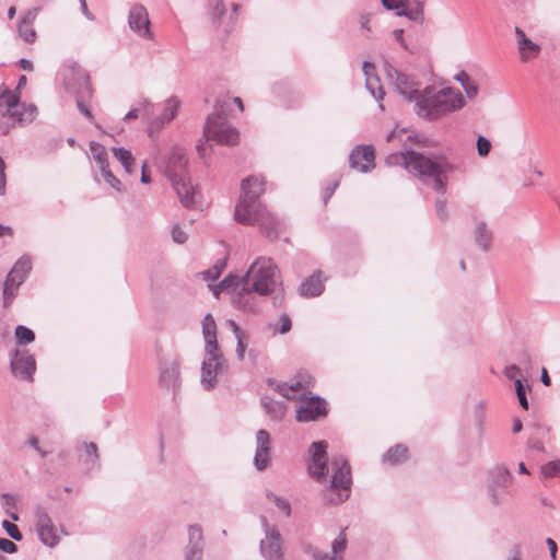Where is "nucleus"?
<instances>
[{"label": "nucleus", "mask_w": 560, "mask_h": 560, "mask_svg": "<svg viewBox=\"0 0 560 560\" xmlns=\"http://www.w3.org/2000/svg\"><path fill=\"white\" fill-rule=\"evenodd\" d=\"M387 163L401 165L424 180L431 179L432 189L442 195L447 189V174L455 170L454 165L445 159H431L415 151L390 154Z\"/></svg>", "instance_id": "1"}, {"label": "nucleus", "mask_w": 560, "mask_h": 560, "mask_svg": "<svg viewBox=\"0 0 560 560\" xmlns=\"http://www.w3.org/2000/svg\"><path fill=\"white\" fill-rule=\"evenodd\" d=\"M281 284L280 271L270 258L259 257L249 267L242 290L259 295L271 294Z\"/></svg>", "instance_id": "2"}, {"label": "nucleus", "mask_w": 560, "mask_h": 560, "mask_svg": "<svg viewBox=\"0 0 560 560\" xmlns=\"http://www.w3.org/2000/svg\"><path fill=\"white\" fill-rule=\"evenodd\" d=\"M464 98L459 91L452 88L435 90L428 88L420 98V107L431 118H436L451 112L460 109Z\"/></svg>", "instance_id": "3"}, {"label": "nucleus", "mask_w": 560, "mask_h": 560, "mask_svg": "<svg viewBox=\"0 0 560 560\" xmlns=\"http://www.w3.org/2000/svg\"><path fill=\"white\" fill-rule=\"evenodd\" d=\"M187 159L183 151L174 150L168 159L166 176L168 177L180 202L185 207L195 203L197 192L186 174Z\"/></svg>", "instance_id": "4"}, {"label": "nucleus", "mask_w": 560, "mask_h": 560, "mask_svg": "<svg viewBox=\"0 0 560 560\" xmlns=\"http://www.w3.org/2000/svg\"><path fill=\"white\" fill-rule=\"evenodd\" d=\"M267 189V179L261 174H253L241 182L240 200L235 207V220L248 221V211L259 205V198Z\"/></svg>", "instance_id": "5"}, {"label": "nucleus", "mask_w": 560, "mask_h": 560, "mask_svg": "<svg viewBox=\"0 0 560 560\" xmlns=\"http://www.w3.org/2000/svg\"><path fill=\"white\" fill-rule=\"evenodd\" d=\"M331 481L326 493V500L331 504H339L350 495L352 483L351 468L347 459L336 457L331 462Z\"/></svg>", "instance_id": "6"}, {"label": "nucleus", "mask_w": 560, "mask_h": 560, "mask_svg": "<svg viewBox=\"0 0 560 560\" xmlns=\"http://www.w3.org/2000/svg\"><path fill=\"white\" fill-rule=\"evenodd\" d=\"M159 383L163 388H172L174 395L180 387L179 359L175 353H163L159 358Z\"/></svg>", "instance_id": "7"}, {"label": "nucleus", "mask_w": 560, "mask_h": 560, "mask_svg": "<svg viewBox=\"0 0 560 560\" xmlns=\"http://www.w3.org/2000/svg\"><path fill=\"white\" fill-rule=\"evenodd\" d=\"M269 384L284 398L303 401L311 395L312 377L305 374L299 375V380L290 384H275L273 382H269Z\"/></svg>", "instance_id": "8"}, {"label": "nucleus", "mask_w": 560, "mask_h": 560, "mask_svg": "<svg viewBox=\"0 0 560 560\" xmlns=\"http://www.w3.org/2000/svg\"><path fill=\"white\" fill-rule=\"evenodd\" d=\"M35 526L39 540L47 547H55L59 541L56 527L47 510L38 505L35 510Z\"/></svg>", "instance_id": "9"}, {"label": "nucleus", "mask_w": 560, "mask_h": 560, "mask_svg": "<svg viewBox=\"0 0 560 560\" xmlns=\"http://www.w3.org/2000/svg\"><path fill=\"white\" fill-rule=\"evenodd\" d=\"M248 221H237L246 225H257L268 236L275 234L278 229V221L265 205H259L248 211Z\"/></svg>", "instance_id": "10"}, {"label": "nucleus", "mask_w": 560, "mask_h": 560, "mask_svg": "<svg viewBox=\"0 0 560 560\" xmlns=\"http://www.w3.org/2000/svg\"><path fill=\"white\" fill-rule=\"evenodd\" d=\"M129 27L141 38L153 40L154 34L150 28V19L142 4H133L128 14Z\"/></svg>", "instance_id": "11"}, {"label": "nucleus", "mask_w": 560, "mask_h": 560, "mask_svg": "<svg viewBox=\"0 0 560 560\" xmlns=\"http://www.w3.org/2000/svg\"><path fill=\"white\" fill-rule=\"evenodd\" d=\"M82 73L86 77L89 88H92L89 73L79 63L69 62L61 69L63 85L66 90L73 96L81 94L78 91L82 88Z\"/></svg>", "instance_id": "12"}, {"label": "nucleus", "mask_w": 560, "mask_h": 560, "mask_svg": "<svg viewBox=\"0 0 560 560\" xmlns=\"http://www.w3.org/2000/svg\"><path fill=\"white\" fill-rule=\"evenodd\" d=\"M515 43L518 59L522 63H529L541 54L540 45L533 42L520 27H515Z\"/></svg>", "instance_id": "13"}, {"label": "nucleus", "mask_w": 560, "mask_h": 560, "mask_svg": "<svg viewBox=\"0 0 560 560\" xmlns=\"http://www.w3.org/2000/svg\"><path fill=\"white\" fill-rule=\"evenodd\" d=\"M327 415L326 402L318 397H307L296 410V420L300 422L315 421Z\"/></svg>", "instance_id": "14"}, {"label": "nucleus", "mask_w": 560, "mask_h": 560, "mask_svg": "<svg viewBox=\"0 0 560 560\" xmlns=\"http://www.w3.org/2000/svg\"><path fill=\"white\" fill-rule=\"evenodd\" d=\"M10 368L13 374L31 381L36 370V361L27 350H16L12 355Z\"/></svg>", "instance_id": "15"}, {"label": "nucleus", "mask_w": 560, "mask_h": 560, "mask_svg": "<svg viewBox=\"0 0 560 560\" xmlns=\"http://www.w3.org/2000/svg\"><path fill=\"white\" fill-rule=\"evenodd\" d=\"M312 462L308 465L310 475L317 479L322 480L328 472L327 467V443L326 442H315L312 445Z\"/></svg>", "instance_id": "16"}, {"label": "nucleus", "mask_w": 560, "mask_h": 560, "mask_svg": "<svg viewBox=\"0 0 560 560\" xmlns=\"http://www.w3.org/2000/svg\"><path fill=\"white\" fill-rule=\"evenodd\" d=\"M20 92L8 89H0V106H5L0 110V133L7 135L13 128V124L8 121V114L11 113L20 103Z\"/></svg>", "instance_id": "17"}, {"label": "nucleus", "mask_w": 560, "mask_h": 560, "mask_svg": "<svg viewBox=\"0 0 560 560\" xmlns=\"http://www.w3.org/2000/svg\"><path fill=\"white\" fill-rule=\"evenodd\" d=\"M375 153L372 147H358L350 154V165L360 172L374 167Z\"/></svg>", "instance_id": "18"}, {"label": "nucleus", "mask_w": 560, "mask_h": 560, "mask_svg": "<svg viewBox=\"0 0 560 560\" xmlns=\"http://www.w3.org/2000/svg\"><path fill=\"white\" fill-rule=\"evenodd\" d=\"M385 8L395 10L397 15L406 16L409 20L418 21L422 16V2L415 1L413 8H408L406 0H382Z\"/></svg>", "instance_id": "19"}, {"label": "nucleus", "mask_w": 560, "mask_h": 560, "mask_svg": "<svg viewBox=\"0 0 560 560\" xmlns=\"http://www.w3.org/2000/svg\"><path fill=\"white\" fill-rule=\"evenodd\" d=\"M37 107L34 104H20L8 114V121L19 125H28L34 121Z\"/></svg>", "instance_id": "20"}, {"label": "nucleus", "mask_w": 560, "mask_h": 560, "mask_svg": "<svg viewBox=\"0 0 560 560\" xmlns=\"http://www.w3.org/2000/svg\"><path fill=\"white\" fill-rule=\"evenodd\" d=\"M257 450L255 454V465L259 470L267 467L269 460L270 435L265 430H259L256 435Z\"/></svg>", "instance_id": "21"}, {"label": "nucleus", "mask_w": 560, "mask_h": 560, "mask_svg": "<svg viewBox=\"0 0 560 560\" xmlns=\"http://www.w3.org/2000/svg\"><path fill=\"white\" fill-rule=\"evenodd\" d=\"M212 141L225 145H235L240 142V133L228 124L212 125Z\"/></svg>", "instance_id": "22"}, {"label": "nucleus", "mask_w": 560, "mask_h": 560, "mask_svg": "<svg viewBox=\"0 0 560 560\" xmlns=\"http://www.w3.org/2000/svg\"><path fill=\"white\" fill-rule=\"evenodd\" d=\"M180 106V101L177 96H171L165 102L163 113L153 119L150 124V130L161 129L165 124H168L175 118Z\"/></svg>", "instance_id": "23"}, {"label": "nucleus", "mask_w": 560, "mask_h": 560, "mask_svg": "<svg viewBox=\"0 0 560 560\" xmlns=\"http://www.w3.org/2000/svg\"><path fill=\"white\" fill-rule=\"evenodd\" d=\"M260 548L262 553L269 560H281V542L279 533L271 530L267 533L266 538L261 540Z\"/></svg>", "instance_id": "24"}, {"label": "nucleus", "mask_w": 560, "mask_h": 560, "mask_svg": "<svg viewBox=\"0 0 560 560\" xmlns=\"http://www.w3.org/2000/svg\"><path fill=\"white\" fill-rule=\"evenodd\" d=\"M363 72L365 75L366 88L370 90L371 94L378 101L383 100L385 93L380 84L378 78L375 75V66L365 61L363 63Z\"/></svg>", "instance_id": "25"}, {"label": "nucleus", "mask_w": 560, "mask_h": 560, "mask_svg": "<svg viewBox=\"0 0 560 560\" xmlns=\"http://www.w3.org/2000/svg\"><path fill=\"white\" fill-rule=\"evenodd\" d=\"M212 255L217 257L215 264L212 267V281L220 276L226 266L230 257V248L224 242H218L212 246Z\"/></svg>", "instance_id": "26"}, {"label": "nucleus", "mask_w": 560, "mask_h": 560, "mask_svg": "<svg viewBox=\"0 0 560 560\" xmlns=\"http://www.w3.org/2000/svg\"><path fill=\"white\" fill-rule=\"evenodd\" d=\"M323 291L324 281L320 272L313 273L300 287L301 294L306 298L320 295Z\"/></svg>", "instance_id": "27"}, {"label": "nucleus", "mask_w": 560, "mask_h": 560, "mask_svg": "<svg viewBox=\"0 0 560 560\" xmlns=\"http://www.w3.org/2000/svg\"><path fill=\"white\" fill-rule=\"evenodd\" d=\"M81 75H82L81 78L83 79L82 88H81V90L78 91L81 94L78 96H74L77 107L80 110V113L83 114L90 121H93L94 117H93L91 110L85 105V101H88L92 97L93 90H92V88H89L86 77L83 73Z\"/></svg>", "instance_id": "28"}, {"label": "nucleus", "mask_w": 560, "mask_h": 560, "mask_svg": "<svg viewBox=\"0 0 560 560\" xmlns=\"http://www.w3.org/2000/svg\"><path fill=\"white\" fill-rule=\"evenodd\" d=\"M23 283H24V281L22 278L16 279L10 275L7 276V279L3 284V291H2L4 306H9L12 303V301L14 300V298L19 291V288Z\"/></svg>", "instance_id": "29"}, {"label": "nucleus", "mask_w": 560, "mask_h": 560, "mask_svg": "<svg viewBox=\"0 0 560 560\" xmlns=\"http://www.w3.org/2000/svg\"><path fill=\"white\" fill-rule=\"evenodd\" d=\"M31 270H32V259L28 255H23L15 261L14 266L12 267V269L10 270V272L8 275H10L16 279L22 278L23 281H25L26 278L28 277Z\"/></svg>", "instance_id": "30"}, {"label": "nucleus", "mask_w": 560, "mask_h": 560, "mask_svg": "<svg viewBox=\"0 0 560 560\" xmlns=\"http://www.w3.org/2000/svg\"><path fill=\"white\" fill-rule=\"evenodd\" d=\"M347 546V536L345 530H342L338 537L332 541V556L327 553L325 555H315V558L318 560H337L338 556L341 555Z\"/></svg>", "instance_id": "31"}, {"label": "nucleus", "mask_w": 560, "mask_h": 560, "mask_svg": "<svg viewBox=\"0 0 560 560\" xmlns=\"http://www.w3.org/2000/svg\"><path fill=\"white\" fill-rule=\"evenodd\" d=\"M237 288L238 283H236V279L232 276H229L225 279H223L219 284L212 287V293L217 298H220L222 293L230 294L232 296V300L234 301V293Z\"/></svg>", "instance_id": "32"}, {"label": "nucleus", "mask_w": 560, "mask_h": 560, "mask_svg": "<svg viewBox=\"0 0 560 560\" xmlns=\"http://www.w3.org/2000/svg\"><path fill=\"white\" fill-rule=\"evenodd\" d=\"M112 151H113L114 156L121 163L126 173L132 174V172H133L132 165H133L135 159H133L131 152L125 148H113Z\"/></svg>", "instance_id": "33"}, {"label": "nucleus", "mask_w": 560, "mask_h": 560, "mask_svg": "<svg viewBox=\"0 0 560 560\" xmlns=\"http://www.w3.org/2000/svg\"><path fill=\"white\" fill-rule=\"evenodd\" d=\"M210 141V115L205 118L203 135L197 144V151L200 158L205 159L208 151V142Z\"/></svg>", "instance_id": "34"}, {"label": "nucleus", "mask_w": 560, "mask_h": 560, "mask_svg": "<svg viewBox=\"0 0 560 560\" xmlns=\"http://www.w3.org/2000/svg\"><path fill=\"white\" fill-rule=\"evenodd\" d=\"M457 81L460 82L462 86L464 88L466 95L469 98L475 97L478 94V85L475 81H472L467 73L460 72L456 75Z\"/></svg>", "instance_id": "35"}, {"label": "nucleus", "mask_w": 560, "mask_h": 560, "mask_svg": "<svg viewBox=\"0 0 560 560\" xmlns=\"http://www.w3.org/2000/svg\"><path fill=\"white\" fill-rule=\"evenodd\" d=\"M408 456V448L404 445H395L389 448L386 454V459L392 464H398L404 462Z\"/></svg>", "instance_id": "36"}, {"label": "nucleus", "mask_w": 560, "mask_h": 560, "mask_svg": "<svg viewBox=\"0 0 560 560\" xmlns=\"http://www.w3.org/2000/svg\"><path fill=\"white\" fill-rule=\"evenodd\" d=\"M14 335L18 345H28L35 340L34 331L23 325L16 326Z\"/></svg>", "instance_id": "37"}, {"label": "nucleus", "mask_w": 560, "mask_h": 560, "mask_svg": "<svg viewBox=\"0 0 560 560\" xmlns=\"http://www.w3.org/2000/svg\"><path fill=\"white\" fill-rule=\"evenodd\" d=\"M212 370L215 374H221L228 370L226 360L223 354L218 350L217 346L212 343Z\"/></svg>", "instance_id": "38"}, {"label": "nucleus", "mask_w": 560, "mask_h": 560, "mask_svg": "<svg viewBox=\"0 0 560 560\" xmlns=\"http://www.w3.org/2000/svg\"><path fill=\"white\" fill-rule=\"evenodd\" d=\"M262 404L267 413L273 419H281L285 413V407L283 404L268 401L267 399H264Z\"/></svg>", "instance_id": "39"}, {"label": "nucleus", "mask_w": 560, "mask_h": 560, "mask_svg": "<svg viewBox=\"0 0 560 560\" xmlns=\"http://www.w3.org/2000/svg\"><path fill=\"white\" fill-rule=\"evenodd\" d=\"M188 545H196L198 547H205V539L202 529L199 525H190L188 528Z\"/></svg>", "instance_id": "40"}, {"label": "nucleus", "mask_w": 560, "mask_h": 560, "mask_svg": "<svg viewBox=\"0 0 560 560\" xmlns=\"http://www.w3.org/2000/svg\"><path fill=\"white\" fill-rule=\"evenodd\" d=\"M515 389H516V395H517V398H518V401H520V405L525 409L527 410L528 409V400L526 398V394L527 392L530 390V387L528 384H525L523 382L522 378H516V382H515Z\"/></svg>", "instance_id": "41"}, {"label": "nucleus", "mask_w": 560, "mask_h": 560, "mask_svg": "<svg viewBox=\"0 0 560 560\" xmlns=\"http://www.w3.org/2000/svg\"><path fill=\"white\" fill-rule=\"evenodd\" d=\"M18 31L20 37L26 42V43H34L36 39V32L33 27V25L27 24L25 25L24 22H19Z\"/></svg>", "instance_id": "42"}, {"label": "nucleus", "mask_w": 560, "mask_h": 560, "mask_svg": "<svg viewBox=\"0 0 560 560\" xmlns=\"http://www.w3.org/2000/svg\"><path fill=\"white\" fill-rule=\"evenodd\" d=\"M2 498V505L5 510V513L13 520V521H19V515L14 512H11V510H15L16 509V502H15V498L14 495L10 494V493H3L1 495Z\"/></svg>", "instance_id": "43"}, {"label": "nucleus", "mask_w": 560, "mask_h": 560, "mask_svg": "<svg viewBox=\"0 0 560 560\" xmlns=\"http://www.w3.org/2000/svg\"><path fill=\"white\" fill-rule=\"evenodd\" d=\"M540 471L545 478L560 477V459L545 464Z\"/></svg>", "instance_id": "44"}, {"label": "nucleus", "mask_w": 560, "mask_h": 560, "mask_svg": "<svg viewBox=\"0 0 560 560\" xmlns=\"http://www.w3.org/2000/svg\"><path fill=\"white\" fill-rule=\"evenodd\" d=\"M475 235H476L477 243L480 246H482L483 249H487L488 245L490 243L491 236H490V233L488 232L486 225L485 224H479L476 228Z\"/></svg>", "instance_id": "45"}, {"label": "nucleus", "mask_w": 560, "mask_h": 560, "mask_svg": "<svg viewBox=\"0 0 560 560\" xmlns=\"http://www.w3.org/2000/svg\"><path fill=\"white\" fill-rule=\"evenodd\" d=\"M279 324H280V326H278L277 324L270 325L273 334H277V332L287 334L288 331H290V329H291V319H290V317L288 315L283 314L279 318Z\"/></svg>", "instance_id": "46"}, {"label": "nucleus", "mask_w": 560, "mask_h": 560, "mask_svg": "<svg viewBox=\"0 0 560 560\" xmlns=\"http://www.w3.org/2000/svg\"><path fill=\"white\" fill-rule=\"evenodd\" d=\"M2 527L7 532V534L14 540L20 541L23 538L22 533L20 532L19 527L11 523L8 520H4L2 522Z\"/></svg>", "instance_id": "47"}, {"label": "nucleus", "mask_w": 560, "mask_h": 560, "mask_svg": "<svg viewBox=\"0 0 560 560\" xmlns=\"http://www.w3.org/2000/svg\"><path fill=\"white\" fill-rule=\"evenodd\" d=\"M104 180L115 190L120 191L121 190V182L112 173V171L106 168L105 171L101 172Z\"/></svg>", "instance_id": "48"}, {"label": "nucleus", "mask_w": 560, "mask_h": 560, "mask_svg": "<svg viewBox=\"0 0 560 560\" xmlns=\"http://www.w3.org/2000/svg\"><path fill=\"white\" fill-rule=\"evenodd\" d=\"M268 499L271 503H273L278 510L284 515V516H289L290 515V504L288 503V501L281 499V498H278L277 495L275 494H270L268 495Z\"/></svg>", "instance_id": "49"}, {"label": "nucleus", "mask_w": 560, "mask_h": 560, "mask_svg": "<svg viewBox=\"0 0 560 560\" xmlns=\"http://www.w3.org/2000/svg\"><path fill=\"white\" fill-rule=\"evenodd\" d=\"M210 313H207L202 320V335L205 339V351L206 354H210Z\"/></svg>", "instance_id": "50"}, {"label": "nucleus", "mask_w": 560, "mask_h": 560, "mask_svg": "<svg viewBox=\"0 0 560 560\" xmlns=\"http://www.w3.org/2000/svg\"><path fill=\"white\" fill-rule=\"evenodd\" d=\"M203 548L196 545H187L185 560H202Z\"/></svg>", "instance_id": "51"}, {"label": "nucleus", "mask_w": 560, "mask_h": 560, "mask_svg": "<svg viewBox=\"0 0 560 560\" xmlns=\"http://www.w3.org/2000/svg\"><path fill=\"white\" fill-rule=\"evenodd\" d=\"M231 326L235 332V337L237 339V355L240 359H243L244 357V353H245V343L243 341V336H242V331L240 330V328L235 325V323H231Z\"/></svg>", "instance_id": "52"}, {"label": "nucleus", "mask_w": 560, "mask_h": 560, "mask_svg": "<svg viewBox=\"0 0 560 560\" xmlns=\"http://www.w3.org/2000/svg\"><path fill=\"white\" fill-rule=\"evenodd\" d=\"M210 369L208 361L205 359L201 364V384L206 390H210Z\"/></svg>", "instance_id": "53"}, {"label": "nucleus", "mask_w": 560, "mask_h": 560, "mask_svg": "<svg viewBox=\"0 0 560 560\" xmlns=\"http://www.w3.org/2000/svg\"><path fill=\"white\" fill-rule=\"evenodd\" d=\"M172 238L177 244H184L187 241V234L179 225H174L172 229Z\"/></svg>", "instance_id": "54"}, {"label": "nucleus", "mask_w": 560, "mask_h": 560, "mask_svg": "<svg viewBox=\"0 0 560 560\" xmlns=\"http://www.w3.org/2000/svg\"><path fill=\"white\" fill-rule=\"evenodd\" d=\"M477 149H478L479 155L487 156L490 152L491 143L485 137H479L477 140Z\"/></svg>", "instance_id": "55"}, {"label": "nucleus", "mask_w": 560, "mask_h": 560, "mask_svg": "<svg viewBox=\"0 0 560 560\" xmlns=\"http://www.w3.org/2000/svg\"><path fill=\"white\" fill-rule=\"evenodd\" d=\"M93 159L96 162V164L98 165L101 172L108 168L109 165H108L106 150L96 152V154L93 155Z\"/></svg>", "instance_id": "56"}, {"label": "nucleus", "mask_w": 560, "mask_h": 560, "mask_svg": "<svg viewBox=\"0 0 560 560\" xmlns=\"http://www.w3.org/2000/svg\"><path fill=\"white\" fill-rule=\"evenodd\" d=\"M436 212L442 221L448 219L447 201L445 199H439L435 203Z\"/></svg>", "instance_id": "57"}, {"label": "nucleus", "mask_w": 560, "mask_h": 560, "mask_svg": "<svg viewBox=\"0 0 560 560\" xmlns=\"http://www.w3.org/2000/svg\"><path fill=\"white\" fill-rule=\"evenodd\" d=\"M503 374L509 378V380H513L514 383L516 382V378H521V369L515 365V364H511V365H508L504 371H503Z\"/></svg>", "instance_id": "58"}, {"label": "nucleus", "mask_w": 560, "mask_h": 560, "mask_svg": "<svg viewBox=\"0 0 560 560\" xmlns=\"http://www.w3.org/2000/svg\"><path fill=\"white\" fill-rule=\"evenodd\" d=\"M0 550L7 553H13L18 550V547L12 540L0 537Z\"/></svg>", "instance_id": "59"}, {"label": "nucleus", "mask_w": 560, "mask_h": 560, "mask_svg": "<svg viewBox=\"0 0 560 560\" xmlns=\"http://www.w3.org/2000/svg\"><path fill=\"white\" fill-rule=\"evenodd\" d=\"M85 453L88 457H91L93 459L94 464L98 460V450L95 443H85Z\"/></svg>", "instance_id": "60"}, {"label": "nucleus", "mask_w": 560, "mask_h": 560, "mask_svg": "<svg viewBox=\"0 0 560 560\" xmlns=\"http://www.w3.org/2000/svg\"><path fill=\"white\" fill-rule=\"evenodd\" d=\"M37 13H38V9L37 8L30 9L24 14V16L22 18V20L20 22H24L25 25H27V24L33 25L34 21H35L36 16H37Z\"/></svg>", "instance_id": "61"}, {"label": "nucleus", "mask_w": 560, "mask_h": 560, "mask_svg": "<svg viewBox=\"0 0 560 560\" xmlns=\"http://www.w3.org/2000/svg\"><path fill=\"white\" fill-rule=\"evenodd\" d=\"M393 36L396 42H398L405 49L407 48V45L404 39V30L397 28L393 31Z\"/></svg>", "instance_id": "62"}, {"label": "nucleus", "mask_w": 560, "mask_h": 560, "mask_svg": "<svg viewBox=\"0 0 560 560\" xmlns=\"http://www.w3.org/2000/svg\"><path fill=\"white\" fill-rule=\"evenodd\" d=\"M5 166L0 167V196H3L5 194Z\"/></svg>", "instance_id": "63"}, {"label": "nucleus", "mask_w": 560, "mask_h": 560, "mask_svg": "<svg viewBox=\"0 0 560 560\" xmlns=\"http://www.w3.org/2000/svg\"><path fill=\"white\" fill-rule=\"evenodd\" d=\"M546 542L549 548L550 556L555 560L557 555V544L552 538H548Z\"/></svg>", "instance_id": "64"}]
</instances>
